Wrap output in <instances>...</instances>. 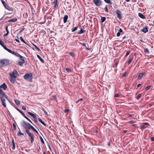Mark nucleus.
I'll use <instances>...</instances> for the list:
<instances>
[{"instance_id":"obj_1","label":"nucleus","mask_w":154,"mask_h":154,"mask_svg":"<svg viewBox=\"0 0 154 154\" xmlns=\"http://www.w3.org/2000/svg\"><path fill=\"white\" fill-rule=\"evenodd\" d=\"M10 60L7 59H3L0 60V64L2 67H5L9 65Z\"/></svg>"},{"instance_id":"obj_2","label":"nucleus","mask_w":154,"mask_h":154,"mask_svg":"<svg viewBox=\"0 0 154 154\" xmlns=\"http://www.w3.org/2000/svg\"><path fill=\"white\" fill-rule=\"evenodd\" d=\"M21 124L25 129L26 132L29 131L31 125L29 123H26L24 121H23Z\"/></svg>"},{"instance_id":"obj_3","label":"nucleus","mask_w":154,"mask_h":154,"mask_svg":"<svg viewBox=\"0 0 154 154\" xmlns=\"http://www.w3.org/2000/svg\"><path fill=\"white\" fill-rule=\"evenodd\" d=\"M23 78L26 80L31 82L32 79V74L31 73H26L24 75Z\"/></svg>"},{"instance_id":"obj_4","label":"nucleus","mask_w":154,"mask_h":154,"mask_svg":"<svg viewBox=\"0 0 154 154\" xmlns=\"http://www.w3.org/2000/svg\"><path fill=\"white\" fill-rule=\"evenodd\" d=\"M29 137V140H30L31 143H32L34 140V136L33 134L31 133L29 131L26 132Z\"/></svg>"},{"instance_id":"obj_5","label":"nucleus","mask_w":154,"mask_h":154,"mask_svg":"<svg viewBox=\"0 0 154 154\" xmlns=\"http://www.w3.org/2000/svg\"><path fill=\"white\" fill-rule=\"evenodd\" d=\"M18 75V74L17 71L16 70H14L10 74V75L11 78L13 79H15L16 78V76Z\"/></svg>"},{"instance_id":"obj_6","label":"nucleus","mask_w":154,"mask_h":154,"mask_svg":"<svg viewBox=\"0 0 154 154\" xmlns=\"http://www.w3.org/2000/svg\"><path fill=\"white\" fill-rule=\"evenodd\" d=\"M4 5V7L9 11H13V9L12 8L10 7L6 3V2L4 1H1Z\"/></svg>"},{"instance_id":"obj_7","label":"nucleus","mask_w":154,"mask_h":154,"mask_svg":"<svg viewBox=\"0 0 154 154\" xmlns=\"http://www.w3.org/2000/svg\"><path fill=\"white\" fill-rule=\"evenodd\" d=\"M116 13L118 19L119 20H121L122 18V16H121V11L119 10H117L116 11Z\"/></svg>"},{"instance_id":"obj_8","label":"nucleus","mask_w":154,"mask_h":154,"mask_svg":"<svg viewBox=\"0 0 154 154\" xmlns=\"http://www.w3.org/2000/svg\"><path fill=\"white\" fill-rule=\"evenodd\" d=\"M12 54L14 55L17 57H19V59L21 60H24V57H23L17 53H15L14 51V53H13Z\"/></svg>"},{"instance_id":"obj_9","label":"nucleus","mask_w":154,"mask_h":154,"mask_svg":"<svg viewBox=\"0 0 154 154\" xmlns=\"http://www.w3.org/2000/svg\"><path fill=\"white\" fill-rule=\"evenodd\" d=\"M146 75V74L145 72H143L142 73H139L137 77V80H139L143 76L145 75Z\"/></svg>"},{"instance_id":"obj_10","label":"nucleus","mask_w":154,"mask_h":154,"mask_svg":"<svg viewBox=\"0 0 154 154\" xmlns=\"http://www.w3.org/2000/svg\"><path fill=\"white\" fill-rule=\"evenodd\" d=\"M94 3L97 6H99L102 5L101 1H94Z\"/></svg>"},{"instance_id":"obj_11","label":"nucleus","mask_w":154,"mask_h":154,"mask_svg":"<svg viewBox=\"0 0 154 154\" xmlns=\"http://www.w3.org/2000/svg\"><path fill=\"white\" fill-rule=\"evenodd\" d=\"M7 51L11 53L12 54L13 53H14V51H12L10 49H9L7 48L6 46L4 44L3 46H2Z\"/></svg>"},{"instance_id":"obj_12","label":"nucleus","mask_w":154,"mask_h":154,"mask_svg":"<svg viewBox=\"0 0 154 154\" xmlns=\"http://www.w3.org/2000/svg\"><path fill=\"white\" fill-rule=\"evenodd\" d=\"M1 99L2 103V105L4 107H6V106L5 102V98L3 97H1Z\"/></svg>"},{"instance_id":"obj_13","label":"nucleus","mask_w":154,"mask_h":154,"mask_svg":"<svg viewBox=\"0 0 154 154\" xmlns=\"http://www.w3.org/2000/svg\"><path fill=\"white\" fill-rule=\"evenodd\" d=\"M7 87V86L5 83H3L0 86V88H3L4 90H6Z\"/></svg>"},{"instance_id":"obj_14","label":"nucleus","mask_w":154,"mask_h":154,"mask_svg":"<svg viewBox=\"0 0 154 154\" xmlns=\"http://www.w3.org/2000/svg\"><path fill=\"white\" fill-rule=\"evenodd\" d=\"M68 19V16L67 15H65L63 17V23H65L66 22Z\"/></svg>"},{"instance_id":"obj_15","label":"nucleus","mask_w":154,"mask_h":154,"mask_svg":"<svg viewBox=\"0 0 154 154\" xmlns=\"http://www.w3.org/2000/svg\"><path fill=\"white\" fill-rule=\"evenodd\" d=\"M141 31L145 33L147 32L148 31L147 26H146L145 27L143 28V29H142L141 30Z\"/></svg>"},{"instance_id":"obj_16","label":"nucleus","mask_w":154,"mask_h":154,"mask_svg":"<svg viewBox=\"0 0 154 154\" xmlns=\"http://www.w3.org/2000/svg\"><path fill=\"white\" fill-rule=\"evenodd\" d=\"M25 60H22L19 61L18 64L20 66H22L23 64L25 63Z\"/></svg>"},{"instance_id":"obj_17","label":"nucleus","mask_w":154,"mask_h":154,"mask_svg":"<svg viewBox=\"0 0 154 154\" xmlns=\"http://www.w3.org/2000/svg\"><path fill=\"white\" fill-rule=\"evenodd\" d=\"M138 16L140 17L143 19H145V16L141 13H138Z\"/></svg>"},{"instance_id":"obj_18","label":"nucleus","mask_w":154,"mask_h":154,"mask_svg":"<svg viewBox=\"0 0 154 154\" xmlns=\"http://www.w3.org/2000/svg\"><path fill=\"white\" fill-rule=\"evenodd\" d=\"M31 128L33 131L36 132L38 134V131L36 130V129L32 125H30V129Z\"/></svg>"},{"instance_id":"obj_19","label":"nucleus","mask_w":154,"mask_h":154,"mask_svg":"<svg viewBox=\"0 0 154 154\" xmlns=\"http://www.w3.org/2000/svg\"><path fill=\"white\" fill-rule=\"evenodd\" d=\"M37 57L40 60L42 63H44V61L43 59L38 54H37L36 55Z\"/></svg>"},{"instance_id":"obj_20","label":"nucleus","mask_w":154,"mask_h":154,"mask_svg":"<svg viewBox=\"0 0 154 154\" xmlns=\"http://www.w3.org/2000/svg\"><path fill=\"white\" fill-rule=\"evenodd\" d=\"M17 20V19L16 18L10 19L8 21V22H16Z\"/></svg>"},{"instance_id":"obj_21","label":"nucleus","mask_w":154,"mask_h":154,"mask_svg":"<svg viewBox=\"0 0 154 154\" xmlns=\"http://www.w3.org/2000/svg\"><path fill=\"white\" fill-rule=\"evenodd\" d=\"M133 58V57H131L127 61V63L128 65H129L132 61Z\"/></svg>"},{"instance_id":"obj_22","label":"nucleus","mask_w":154,"mask_h":154,"mask_svg":"<svg viewBox=\"0 0 154 154\" xmlns=\"http://www.w3.org/2000/svg\"><path fill=\"white\" fill-rule=\"evenodd\" d=\"M17 38L18 39H20V40L23 43H24L25 44L27 45V44H26V42L25 41L23 40V38L21 36L20 37V38H18V37H17Z\"/></svg>"},{"instance_id":"obj_23","label":"nucleus","mask_w":154,"mask_h":154,"mask_svg":"<svg viewBox=\"0 0 154 154\" xmlns=\"http://www.w3.org/2000/svg\"><path fill=\"white\" fill-rule=\"evenodd\" d=\"M12 148L13 149H15V143L14 141V140L13 139V140L12 141Z\"/></svg>"},{"instance_id":"obj_24","label":"nucleus","mask_w":154,"mask_h":154,"mask_svg":"<svg viewBox=\"0 0 154 154\" xmlns=\"http://www.w3.org/2000/svg\"><path fill=\"white\" fill-rule=\"evenodd\" d=\"M106 20V18L105 17H101V23H103Z\"/></svg>"},{"instance_id":"obj_25","label":"nucleus","mask_w":154,"mask_h":154,"mask_svg":"<svg viewBox=\"0 0 154 154\" xmlns=\"http://www.w3.org/2000/svg\"><path fill=\"white\" fill-rule=\"evenodd\" d=\"M14 102L17 105H19L20 104V102L18 100L15 99Z\"/></svg>"},{"instance_id":"obj_26","label":"nucleus","mask_w":154,"mask_h":154,"mask_svg":"<svg viewBox=\"0 0 154 154\" xmlns=\"http://www.w3.org/2000/svg\"><path fill=\"white\" fill-rule=\"evenodd\" d=\"M57 1H54V2L53 3V4L54 5V9H55L57 5Z\"/></svg>"},{"instance_id":"obj_27","label":"nucleus","mask_w":154,"mask_h":154,"mask_svg":"<svg viewBox=\"0 0 154 154\" xmlns=\"http://www.w3.org/2000/svg\"><path fill=\"white\" fill-rule=\"evenodd\" d=\"M142 95V94H138L136 97V98L138 100L141 97Z\"/></svg>"},{"instance_id":"obj_28","label":"nucleus","mask_w":154,"mask_h":154,"mask_svg":"<svg viewBox=\"0 0 154 154\" xmlns=\"http://www.w3.org/2000/svg\"><path fill=\"white\" fill-rule=\"evenodd\" d=\"M85 31V30H84L82 29H81L80 31L78 32V33L79 34H82L84 33Z\"/></svg>"},{"instance_id":"obj_29","label":"nucleus","mask_w":154,"mask_h":154,"mask_svg":"<svg viewBox=\"0 0 154 154\" xmlns=\"http://www.w3.org/2000/svg\"><path fill=\"white\" fill-rule=\"evenodd\" d=\"M51 99L52 100H55L57 101V100L56 99V97L55 95L52 96L51 97Z\"/></svg>"},{"instance_id":"obj_30","label":"nucleus","mask_w":154,"mask_h":154,"mask_svg":"<svg viewBox=\"0 0 154 154\" xmlns=\"http://www.w3.org/2000/svg\"><path fill=\"white\" fill-rule=\"evenodd\" d=\"M1 97H3L4 98L5 97L7 99L8 98V97L5 93H3V94L2 95Z\"/></svg>"},{"instance_id":"obj_31","label":"nucleus","mask_w":154,"mask_h":154,"mask_svg":"<svg viewBox=\"0 0 154 154\" xmlns=\"http://www.w3.org/2000/svg\"><path fill=\"white\" fill-rule=\"evenodd\" d=\"M78 27L76 26L75 27L74 29H72V32H74L76 30L78 29Z\"/></svg>"},{"instance_id":"obj_32","label":"nucleus","mask_w":154,"mask_h":154,"mask_svg":"<svg viewBox=\"0 0 154 154\" xmlns=\"http://www.w3.org/2000/svg\"><path fill=\"white\" fill-rule=\"evenodd\" d=\"M23 134L20 131L17 133V135L18 136L20 137L22 135H23Z\"/></svg>"},{"instance_id":"obj_33","label":"nucleus","mask_w":154,"mask_h":154,"mask_svg":"<svg viewBox=\"0 0 154 154\" xmlns=\"http://www.w3.org/2000/svg\"><path fill=\"white\" fill-rule=\"evenodd\" d=\"M15 80V79H13L11 78L10 79L11 82L12 83H14Z\"/></svg>"},{"instance_id":"obj_34","label":"nucleus","mask_w":154,"mask_h":154,"mask_svg":"<svg viewBox=\"0 0 154 154\" xmlns=\"http://www.w3.org/2000/svg\"><path fill=\"white\" fill-rule=\"evenodd\" d=\"M28 121L30 122L31 123L33 124L32 123V122L29 119L28 117H27L26 116H25L24 117Z\"/></svg>"},{"instance_id":"obj_35","label":"nucleus","mask_w":154,"mask_h":154,"mask_svg":"<svg viewBox=\"0 0 154 154\" xmlns=\"http://www.w3.org/2000/svg\"><path fill=\"white\" fill-rule=\"evenodd\" d=\"M151 87V85H148V86H147L146 88V90H149L150 88Z\"/></svg>"},{"instance_id":"obj_36","label":"nucleus","mask_w":154,"mask_h":154,"mask_svg":"<svg viewBox=\"0 0 154 154\" xmlns=\"http://www.w3.org/2000/svg\"><path fill=\"white\" fill-rule=\"evenodd\" d=\"M4 93L2 90L0 88V96L3 94Z\"/></svg>"},{"instance_id":"obj_37","label":"nucleus","mask_w":154,"mask_h":154,"mask_svg":"<svg viewBox=\"0 0 154 154\" xmlns=\"http://www.w3.org/2000/svg\"><path fill=\"white\" fill-rule=\"evenodd\" d=\"M13 130H15L16 129V127L15 124L14 123L13 124Z\"/></svg>"},{"instance_id":"obj_38","label":"nucleus","mask_w":154,"mask_h":154,"mask_svg":"<svg viewBox=\"0 0 154 154\" xmlns=\"http://www.w3.org/2000/svg\"><path fill=\"white\" fill-rule=\"evenodd\" d=\"M33 45L34 47L35 48L36 50L40 51V49L37 47V46L36 45H35L34 44H33Z\"/></svg>"},{"instance_id":"obj_39","label":"nucleus","mask_w":154,"mask_h":154,"mask_svg":"<svg viewBox=\"0 0 154 154\" xmlns=\"http://www.w3.org/2000/svg\"><path fill=\"white\" fill-rule=\"evenodd\" d=\"M69 54L71 56H72L73 57H75V54L73 53L70 52L69 53Z\"/></svg>"},{"instance_id":"obj_40","label":"nucleus","mask_w":154,"mask_h":154,"mask_svg":"<svg viewBox=\"0 0 154 154\" xmlns=\"http://www.w3.org/2000/svg\"><path fill=\"white\" fill-rule=\"evenodd\" d=\"M66 70L67 71V72H71V70L69 68H66Z\"/></svg>"},{"instance_id":"obj_41","label":"nucleus","mask_w":154,"mask_h":154,"mask_svg":"<svg viewBox=\"0 0 154 154\" xmlns=\"http://www.w3.org/2000/svg\"><path fill=\"white\" fill-rule=\"evenodd\" d=\"M120 96V95L119 93L116 94L114 95L115 97H119Z\"/></svg>"},{"instance_id":"obj_42","label":"nucleus","mask_w":154,"mask_h":154,"mask_svg":"<svg viewBox=\"0 0 154 154\" xmlns=\"http://www.w3.org/2000/svg\"><path fill=\"white\" fill-rule=\"evenodd\" d=\"M130 51H128L127 52V53L125 55V57H126L129 54H130Z\"/></svg>"},{"instance_id":"obj_43","label":"nucleus","mask_w":154,"mask_h":154,"mask_svg":"<svg viewBox=\"0 0 154 154\" xmlns=\"http://www.w3.org/2000/svg\"><path fill=\"white\" fill-rule=\"evenodd\" d=\"M105 1L107 3L109 4H112V3L111 2V1Z\"/></svg>"},{"instance_id":"obj_44","label":"nucleus","mask_w":154,"mask_h":154,"mask_svg":"<svg viewBox=\"0 0 154 154\" xmlns=\"http://www.w3.org/2000/svg\"><path fill=\"white\" fill-rule=\"evenodd\" d=\"M104 10L106 12H108V10L107 8V6H106L105 7V8H104Z\"/></svg>"},{"instance_id":"obj_45","label":"nucleus","mask_w":154,"mask_h":154,"mask_svg":"<svg viewBox=\"0 0 154 154\" xmlns=\"http://www.w3.org/2000/svg\"><path fill=\"white\" fill-rule=\"evenodd\" d=\"M146 128V127L144 125H142L140 126V128L141 129H144Z\"/></svg>"},{"instance_id":"obj_46","label":"nucleus","mask_w":154,"mask_h":154,"mask_svg":"<svg viewBox=\"0 0 154 154\" xmlns=\"http://www.w3.org/2000/svg\"><path fill=\"white\" fill-rule=\"evenodd\" d=\"M145 52L146 53H149V51L148 49L147 48L145 49Z\"/></svg>"},{"instance_id":"obj_47","label":"nucleus","mask_w":154,"mask_h":154,"mask_svg":"<svg viewBox=\"0 0 154 154\" xmlns=\"http://www.w3.org/2000/svg\"><path fill=\"white\" fill-rule=\"evenodd\" d=\"M40 139H41V141L42 142L43 144H44L45 143H44V141L43 138H42V137H40Z\"/></svg>"},{"instance_id":"obj_48","label":"nucleus","mask_w":154,"mask_h":154,"mask_svg":"<svg viewBox=\"0 0 154 154\" xmlns=\"http://www.w3.org/2000/svg\"><path fill=\"white\" fill-rule=\"evenodd\" d=\"M69 109H65V110L64 111V112L65 113H68V112H69Z\"/></svg>"},{"instance_id":"obj_49","label":"nucleus","mask_w":154,"mask_h":154,"mask_svg":"<svg viewBox=\"0 0 154 154\" xmlns=\"http://www.w3.org/2000/svg\"><path fill=\"white\" fill-rule=\"evenodd\" d=\"M0 44L2 46H3V45L4 44V43L2 40L0 41Z\"/></svg>"},{"instance_id":"obj_50","label":"nucleus","mask_w":154,"mask_h":154,"mask_svg":"<svg viewBox=\"0 0 154 154\" xmlns=\"http://www.w3.org/2000/svg\"><path fill=\"white\" fill-rule=\"evenodd\" d=\"M31 116L32 117V118L33 119H36V115L35 114H32V116Z\"/></svg>"},{"instance_id":"obj_51","label":"nucleus","mask_w":154,"mask_h":154,"mask_svg":"<svg viewBox=\"0 0 154 154\" xmlns=\"http://www.w3.org/2000/svg\"><path fill=\"white\" fill-rule=\"evenodd\" d=\"M20 29H21V30L20 32V33H21V32H22V31H23V30H24V29H25V28H24V27H21Z\"/></svg>"},{"instance_id":"obj_52","label":"nucleus","mask_w":154,"mask_h":154,"mask_svg":"<svg viewBox=\"0 0 154 154\" xmlns=\"http://www.w3.org/2000/svg\"><path fill=\"white\" fill-rule=\"evenodd\" d=\"M118 63V62H116L115 64L114 65L113 67H116Z\"/></svg>"},{"instance_id":"obj_53","label":"nucleus","mask_w":154,"mask_h":154,"mask_svg":"<svg viewBox=\"0 0 154 154\" xmlns=\"http://www.w3.org/2000/svg\"><path fill=\"white\" fill-rule=\"evenodd\" d=\"M127 75V73L126 72H125L123 75V76H126Z\"/></svg>"},{"instance_id":"obj_54","label":"nucleus","mask_w":154,"mask_h":154,"mask_svg":"<svg viewBox=\"0 0 154 154\" xmlns=\"http://www.w3.org/2000/svg\"><path fill=\"white\" fill-rule=\"evenodd\" d=\"M128 123L131 124H132L134 123V121H129L128 122Z\"/></svg>"},{"instance_id":"obj_55","label":"nucleus","mask_w":154,"mask_h":154,"mask_svg":"<svg viewBox=\"0 0 154 154\" xmlns=\"http://www.w3.org/2000/svg\"><path fill=\"white\" fill-rule=\"evenodd\" d=\"M5 29L6 31L7 32H9V31H8V26H6V27L5 28Z\"/></svg>"},{"instance_id":"obj_56","label":"nucleus","mask_w":154,"mask_h":154,"mask_svg":"<svg viewBox=\"0 0 154 154\" xmlns=\"http://www.w3.org/2000/svg\"><path fill=\"white\" fill-rule=\"evenodd\" d=\"M28 114H29V115H30L31 116H32L33 114V113H32L31 112H28Z\"/></svg>"},{"instance_id":"obj_57","label":"nucleus","mask_w":154,"mask_h":154,"mask_svg":"<svg viewBox=\"0 0 154 154\" xmlns=\"http://www.w3.org/2000/svg\"><path fill=\"white\" fill-rule=\"evenodd\" d=\"M28 114H29V115H30L31 116H32L33 114V113H32L31 112H28Z\"/></svg>"},{"instance_id":"obj_58","label":"nucleus","mask_w":154,"mask_h":154,"mask_svg":"<svg viewBox=\"0 0 154 154\" xmlns=\"http://www.w3.org/2000/svg\"><path fill=\"white\" fill-rule=\"evenodd\" d=\"M20 113L24 117L26 116L25 114L22 111H21Z\"/></svg>"},{"instance_id":"obj_59","label":"nucleus","mask_w":154,"mask_h":154,"mask_svg":"<svg viewBox=\"0 0 154 154\" xmlns=\"http://www.w3.org/2000/svg\"><path fill=\"white\" fill-rule=\"evenodd\" d=\"M22 109L24 110H25L26 109V108L25 106H23L22 107Z\"/></svg>"},{"instance_id":"obj_60","label":"nucleus","mask_w":154,"mask_h":154,"mask_svg":"<svg viewBox=\"0 0 154 154\" xmlns=\"http://www.w3.org/2000/svg\"><path fill=\"white\" fill-rule=\"evenodd\" d=\"M81 44L82 45V46H85L86 47V45L85 43H81Z\"/></svg>"},{"instance_id":"obj_61","label":"nucleus","mask_w":154,"mask_h":154,"mask_svg":"<svg viewBox=\"0 0 154 154\" xmlns=\"http://www.w3.org/2000/svg\"><path fill=\"white\" fill-rule=\"evenodd\" d=\"M120 35V32H117V36L119 37Z\"/></svg>"},{"instance_id":"obj_62","label":"nucleus","mask_w":154,"mask_h":154,"mask_svg":"<svg viewBox=\"0 0 154 154\" xmlns=\"http://www.w3.org/2000/svg\"><path fill=\"white\" fill-rule=\"evenodd\" d=\"M38 121L40 122L41 123L43 121H42V119H41L40 118H38Z\"/></svg>"},{"instance_id":"obj_63","label":"nucleus","mask_w":154,"mask_h":154,"mask_svg":"<svg viewBox=\"0 0 154 154\" xmlns=\"http://www.w3.org/2000/svg\"><path fill=\"white\" fill-rule=\"evenodd\" d=\"M41 123L44 126H46V124L45 123V122H44L42 121Z\"/></svg>"},{"instance_id":"obj_64","label":"nucleus","mask_w":154,"mask_h":154,"mask_svg":"<svg viewBox=\"0 0 154 154\" xmlns=\"http://www.w3.org/2000/svg\"><path fill=\"white\" fill-rule=\"evenodd\" d=\"M151 140L152 141H154V137H152L151 138Z\"/></svg>"}]
</instances>
